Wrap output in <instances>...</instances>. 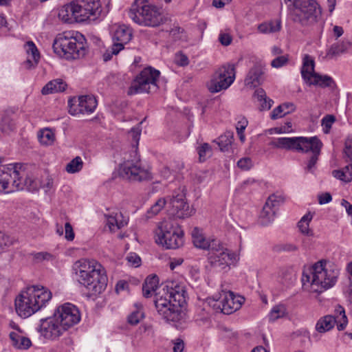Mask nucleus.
<instances>
[{"instance_id":"1","label":"nucleus","mask_w":352,"mask_h":352,"mask_svg":"<svg viewBox=\"0 0 352 352\" xmlns=\"http://www.w3.org/2000/svg\"><path fill=\"white\" fill-rule=\"evenodd\" d=\"M165 289L164 296L155 295L154 305L162 318L177 328V323H181L185 316L182 307L186 303L187 293L184 286L175 281L168 283Z\"/></svg>"},{"instance_id":"2","label":"nucleus","mask_w":352,"mask_h":352,"mask_svg":"<svg viewBox=\"0 0 352 352\" xmlns=\"http://www.w3.org/2000/svg\"><path fill=\"white\" fill-rule=\"evenodd\" d=\"M104 7L100 0H76L64 6L58 12V17L67 23L94 20L106 16L110 10V0H104Z\"/></svg>"},{"instance_id":"3","label":"nucleus","mask_w":352,"mask_h":352,"mask_svg":"<svg viewBox=\"0 0 352 352\" xmlns=\"http://www.w3.org/2000/svg\"><path fill=\"white\" fill-rule=\"evenodd\" d=\"M73 269L78 281L86 287L91 296L100 294L106 289L108 282L106 271L96 261L80 259L74 263Z\"/></svg>"},{"instance_id":"4","label":"nucleus","mask_w":352,"mask_h":352,"mask_svg":"<svg viewBox=\"0 0 352 352\" xmlns=\"http://www.w3.org/2000/svg\"><path fill=\"white\" fill-rule=\"evenodd\" d=\"M339 270L326 261H320L311 269L302 272V289L313 293H322L333 287L337 280Z\"/></svg>"},{"instance_id":"5","label":"nucleus","mask_w":352,"mask_h":352,"mask_svg":"<svg viewBox=\"0 0 352 352\" xmlns=\"http://www.w3.org/2000/svg\"><path fill=\"white\" fill-rule=\"evenodd\" d=\"M272 147L295 151L299 153H307L311 152L305 169L313 173L316 169V165L322 146V142L316 137H293L278 138L272 141L270 144Z\"/></svg>"},{"instance_id":"6","label":"nucleus","mask_w":352,"mask_h":352,"mask_svg":"<svg viewBox=\"0 0 352 352\" xmlns=\"http://www.w3.org/2000/svg\"><path fill=\"white\" fill-rule=\"evenodd\" d=\"M52 298V293L44 287L33 285L22 292L15 299L17 314L24 318L40 310Z\"/></svg>"},{"instance_id":"7","label":"nucleus","mask_w":352,"mask_h":352,"mask_svg":"<svg viewBox=\"0 0 352 352\" xmlns=\"http://www.w3.org/2000/svg\"><path fill=\"white\" fill-rule=\"evenodd\" d=\"M54 52L66 60H75L85 56L87 52L86 39L80 34L75 36L70 32L58 34L52 45Z\"/></svg>"},{"instance_id":"8","label":"nucleus","mask_w":352,"mask_h":352,"mask_svg":"<svg viewBox=\"0 0 352 352\" xmlns=\"http://www.w3.org/2000/svg\"><path fill=\"white\" fill-rule=\"evenodd\" d=\"M292 20L302 27L316 23L321 17L322 9L316 0H285Z\"/></svg>"},{"instance_id":"9","label":"nucleus","mask_w":352,"mask_h":352,"mask_svg":"<svg viewBox=\"0 0 352 352\" xmlns=\"http://www.w3.org/2000/svg\"><path fill=\"white\" fill-rule=\"evenodd\" d=\"M130 133L135 143V148L132 151L133 159L127 160L120 166V175L123 177L133 182H142L152 179L151 172L142 167L140 163V157L138 153V145L141 134L139 127H133Z\"/></svg>"},{"instance_id":"10","label":"nucleus","mask_w":352,"mask_h":352,"mask_svg":"<svg viewBox=\"0 0 352 352\" xmlns=\"http://www.w3.org/2000/svg\"><path fill=\"white\" fill-rule=\"evenodd\" d=\"M128 14L133 22L143 26L155 28L166 21L160 9L146 0H135Z\"/></svg>"},{"instance_id":"11","label":"nucleus","mask_w":352,"mask_h":352,"mask_svg":"<svg viewBox=\"0 0 352 352\" xmlns=\"http://www.w3.org/2000/svg\"><path fill=\"white\" fill-rule=\"evenodd\" d=\"M184 232L173 220L162 221L156 232L155 241L166 249H177L183 244Z\"/></svg>"},{"instance_id":"12","label":"nucleus","mask_w":352,"mask_h":352,"mask_svg":"<svg viewBox=\"0 0 352 352\" xmlns=\"http://www.w3.org/2000/svg\"><path fill=\"white\" fill-rule=\"evenodd\" d=\"M160 72L151 67L144 68L135 78L128 90L129 95L156 91Z\"/></svg>"},{"instance_id":"13","label":"nucleus","mask_w":352,"mask_h":352,"mask_svg":"<svg viewBox=\"0 0 352 352\" xmlns=\"http://www.w3.org/2000/svg\"><path fill=\"white\" fill-rule=\"evenodd\" d=\"M314 60L309 55H305L301 68L302 78L309 85H317L320 87H331L335 85L333 78L327 75H320L314 71Z\"/></svg>"},{"instance_id":"14","label":"nucleus","mask_w":352,"mask_h":352,"mask_svg":"<svg viewBox=\"0 0 352 352\" xmlns=\"http://www.w3.org/2000/svg\"><path fill=\"white\" fill-rule=\"evenodd\" d=\"M235 79V65L227 64L219 68L208 84L211 93L228 89Z\"/></svg>"},{"instance_id":"15","label":"nucleus","mask_w":352,"mask_h":352,"mask_svg":"<svg viewBox=\"0 0 352 352\" xmlns=\"http://www.w3.org/2000/svg\"><path fill=\"white\" fill-rule=\"evenodd\" d=\"M54 315L66 331L78 324L80 320L79 309L76 306L69 302L58 307Z\"/></svg>"},{"instance_id":"16","label":"nucleus","mask_w":352,"mask_h":352,"mask_svg":"<svg viewBox=\"0 0 352 352\" xmlns=\"http://www.w3.org/2000/svg\"><path fill=\"white\" fill-rule=\"evenodd\" d=\"M97 105V100L90 95L74 97L68 100L69 112L74 116L79 113H91L95 111Z\"/></svg>"},{"instance_id":"17","label":"nucleus","mask_w":352,"mask_h":352,"mask_svg":"<svg viewBox=\"0 0 352 352\" xmlns=\"http://www.w3.org/2000/svg\"><path fill=\"white\" fill-rule=\"evenodd\" d=\"M20 164H9L0 166V191L6 193L14 191V180L23 173L20 171Z\"/></svg>"},{"instance_id":"18","label":"nucleus","mask_w":352,"mask_h":352,"mask_svg":"<svg viewBox=\"0 0 352 352\" xmlns=\"http://www.w3.org/2000/svg\"><path fill=\"white\" fill-rule=\"evenodd\" d=\"M40 322L38 331L46 339L57 340L66 331L54 315L41 319Z\"/></svg>"},{"instance_id":"19","label":"nucleus","mask_w":352,"mask_h":352,"mask_svg":"<svg viewBox=\"0 0 352 352\" xmlns=\"http://www.w3.org/2000/svg\"><path fill=\"white\" fill-rule=\"evenodd\" d=\"M169 200L172 215L179 219H184L192 214V210L190 209L189 205L186 201L185 195L183 192L173 195Z\"/></svg>"},{"instance_id":"20","label":"nucleus","mask_w":352,"mask_h":352,"mask_svg":"<svg viewBox=\"0 0 352 352\" xmlns=\"http://www.w3.org/2000/svg\"><path fill=\"white\" fill-rule=\"evenodd\" d=\"M235 259L234 254L230 251H221L217 254H210L208 256V262L214 268L219 270H225L230 267Z\"/></svg>"},{"instance_id":"21","label":"nucleus","mask_w":352,"mask_h":352,"mask_svg":"<svg viewBox=\"0 0 352 352\" xmlns=\"http://www.w3.org/2000/svg\"><path fill=\"white\" fill-rule=\"evenodd\" d=\"M20 171L23 173L20 174L19 177H16V180H14L12 186H14V191L22 190L26 189L28 191H35L38 188L37 182L28 176L27 172L24 166L20 164Z\"/></svg>"},{"instance_id":"22","label":"nucleus","mask_w":352,"mask_h":352,"mask_svg":"<svg viewBox=\"0 0 352 352\" xmlns=\"http://www.w3.org/2000/svg\"><path fill=\"white\" fill-rule=\"evenodd\" d=\"M264 81V67L262 64L256 63L251 67L244 80L245 86L250 88L260 85Z\"/></svg>"},{"instance_id":"23","label":"nucleus","mask_w":352,"mask_h":352,"mask_svg":"<svg viewBox=\"0 0 352 352\" xmlns=\"http://www.w3.org/2000/svg\"><path fill=\"white\" fill-rule=\"evenodd\" d=\"M223 298L224 305L221 309L223 310V314L228 315L239 309L244 301L243 297L241 296H236L232 292L225 293Z\"/></svg>"},{"instance_id":"24","label":"nucleus","mask_w":352,"mask_h":352,"mask_svg":"<svg viewBox=\"0 0 352 352\" xmlns=\"http://www.w3.org/2000/svg\"><path fill=\"white\" fill-rule=\"evenodd\" d=\"M351 46V43L348 41H340L331 45L326 53V57L328 59H335L340 55L346 53Z\"/></svg>"},{"instance_id":"25","label":"nucleus","mask_w":352,"mask_h":352,"mask_svg":"<svg viewBox=\"0 0 352 352\" xmlns=\"http://www.w3.org/2000/svg\"><path fill=\"white\" fill-rule=\"evenodd\" d=\"M15 126L14 113L10 111H5L0 121V131L2 133L9 134L14 130Z\"/></svg>"},{"instance_id":"26","label":"nucleus","mask_w":352,"mask_h":352,"mask_svg":"<svg viewBox=\"0 0 352 352\" xmlns=\"http://www.w3.org/2000/svg\"><path fill=\"white\" fill-rule=\"evenodd\" d=\"M67 85L60 78L54 79L47 82L42 89L41 93L47 95L52 93L64 91Z\"/></svg>"},{"instance_id":"27","label":"nucleus","mask_w":352,"mask_h":352,"mask_svg":"<svg viewBox=\"0 0 352 352\" xmlns=\"http://www.w3.org/2000/svg\"><path fill=\"white\" fill-rule=\"evenodd\" d=\"M132 38L131 30L125 26H119L113 36V39L117 42L113 44H122V49L125 44L128 43Z\"/></svg>"},{"instance_id":"28","label":"nucleus","mask_w":352,"mask_h":352,"mask_svg":"<svg viewBox=\"0 0 352 352\" xmlns=\"http://www.w3.org/2000/svg\"><path fill=\"white\" fill-rule=\"evenodd\" d=\"M159 278L157 275H150L146 277L142 285L143 296L145 298H149L153 292H155L158 287Z\"/></svg>"},{"instance_id":"29","label":"nucleus","mask_w":352,"mask_h":352,"mask_svg":"<svg viewBox=\"0 0 352 352\" xmlns=\"http://www.w3.org/2000/svg\"><path fill=\"white\" fill-rule=\"evenodd\" d=\"M336 323L337 319L334 316L327 315L317 322L316 329L319 333H325L333 329Z\"/></svg>"},{"instance_id":"30","label":"nucleus","mask_w":352,"mask_h":352,"mask_svg":"<svg viewBox=\"0 0 352 352\" xmlns=\"http://www.w3.org/2000/svg\"><path fill=\"white\" fill-rule=\"evenodd\" d=\"M10 338L12 341V344L18 349H27L31 344V340L25 336H21L16 332H11L10 333Z\"/></svg>"},{"instance_id":"31","label":"nucleus","mask_w":352,"mask_h":352,"mask_svg":"<svg viewBox=\"0 0 352 352\" xmlns=\"http://www.w3.org/2000/svg\"><path fill=\"white\" fill-rule=\"evenodd\" d=\"M254 97L259 102L261 111L269 110L274 103V101L266 96L265 90L262 88H258L254 91Z\"/></svg>"},{"instance_id":"32","label":"nucleus","mask_w":352,"mask_h":352,"mask_svg":"<svg viewBox=\"0 0 352 352\" xmlns=\"http://www.w3.org/2000/svg\"><path fill=\"white\" fill-rule=\"evenodd\" d=\"M276 211L265 204L260 214V223L263 226H267L271 223L275 218Z\"/></svg>"},{"instance_id":"33","label":"nucleus","mask_w":352,"mask_h":352,"mask_svg":"<svg viewBox=\"0 0 352 352\" xmlns=\"http://www.w3.org/2000/svg\"><path fill=\"white\" fill-rule=\"evenodd\" d=\"M122 214L121 212L116 213L115 216L110 215L107 217V224L111 230L120 229L127 224L126 221L121 219Z\"/></svg>"},{"instance_id":"34","label":"nucleus","mask_w":352,"mask_h":352,"mask_svg":"<svg viewBox=\"0 0 352 352\" xmlns=\"http://www.w3.org/2000/svg\"><path fill=\"white\" fill-rule=\"evenodd\" d=\"M337 319V328L338 331H342L347 325L348 320L345 314L344 309L341 305H337L335 309V316Z\"/></svg>"},{"instance_id":"35","label":"nucleus","mask_w":352,"mask_h":352,"mask_svg":"<svg viewBox=\"0 0 352 352\" xmlns=\"http://www.w3.org/2000/svg\"><path fill=\"white\" fill-rule=\"evenodd\" d=\"M312 219V215L309 212L306 214H305L300 221L298 223V228L301 233L308 236H314V232L313 230H310L309 226V222Z\"/></svg>"},{"instance_id":"36","label":"nucleus","mask_w":352,"mask_h":352,"mask_svg":"<svg viewBox=\"0 0 352 352\" xmlns=\"http://www.w3.org/2000/svg\"><path fill=\"white\" fill-rule=\"evenodd\" d=\"M233 140V133L232 132H226L225 134L219 136L217 140V142L219 148L221 151H227L229 147L231 146Z\"/></svg>"},{"instance_id":"37","label":"nucleus","mask_w":352,"mask_h":352,"mask_svg":"<svg viewBox=\"0 0 352 352\" xmlns=\"http://www.w3.org/2000/svg\"><path fill=\"white\" fill-rule=\"evenodd\" d=\"M191 235L192 243L195 247L203 250L206 249L208 241L205 239L199 228H194Z\"/></svg>"},{"instance_id":"38","label":"nucleus","mask_w":352,"mask_h":352,"mask_svg":"<svg viewBox=\"0 0 352 352\" xmlns=\"http://www.w3.org/2000/svg\"><path fill=\"white\" fill-rule=\"evenodd\" d=\"M205 250H208L209 251L208 256H210V254H217V253H220L221 251L224 252L228 250V248H226L219 240L214 239L208 241Z\"/></svg>"},{"instance_id":"39","label":"nucleus","mask_w":352,"mask_h":352,"mask_svg":"<svg viewBox=\"0 0 352 352\" xmlns=\"http://www.w3.org/2000/svg\"><path fill=\"white\" fill-rule=\"evenodd\" d=\"M287 315V309L283 305H277L274 306L268 315L270 322H274L276 320L283 318Z\"/></svg>"},{"instance_id":"40","label":"nucleus","mask_w":352,"mask_h":352,"mask_svg":"<svg viewBox=\"0 0 352 352\" xmlns=\"http://www.w3.org/2000/svg\"><path fill=\"white\" fill-rule=\"evenodd\" d=\"M83 167V162L80 157L76 156L66 166L65 170L69 173H78Z\"/></svg>"},{"instance_id":"41","label":"nucleus","mask_w":352,"mask_h":352,"mask_svg":"<svg viewBox=\"0 0 352 352\" xmlns=\"http://www.w3.org/2000/svg\"><path fill=\"white\" fill-rule=\"evenodd\" d=\"M38 138L42 144L50 145L54 141V133L52 130L45 129L39 132Z\"/></svg>"},{"instance_id":"42","label":"nucleus","mask_w":352,"mask_h":352,"mask_svg":"<svg viewBox=\"0 0 352 352\" xmlns=\"http://www.w3.org/2000/svg\"><path fill=\"white\" fill-rule=\"evenodd\" d=\"M284 201L285 199L281 195L272 194L269 196L265 204H268V206L276 211Z\"/></svg>"},{"instance_id":"43","label":"nucleus","mask_w":352,"mask_h":352,"mask_svg":"<svg viewBox=\"0 0 352 352\" xmlns=\"http://www.w3.org/2000/svg\"><path fill=\"white\" fill-rule=\"evenodd\" d=\"M27 54L31 55L36 64H38L40 60V53L33 41H28L25 45Z\"/></svg>"},{"instance_id":"44","label":"nucleus","mask_w":352,"mask_h":352,"mask_svg":"<svg viewBox=\"0 0 352 352\" xmlns=\"http://www.w3.org/2000/svg\"><path fill=\"white\" fill-rule=\"evenodd\" d=\"M197 150L200 162L206 161L212 155V148L208 143L202 144L197 147Z\"/></svg>"},{"instance_id":"45","label":"nucleus","mask_w":352,"mask_h":352,"mask_svg":"<svg viewBox=\"0 0 352 352\" xmlns=\"http://www.w3.org/2000/svg\"><path fill=\"white\" fill-rule=\"evenodd\" d=\"M14 238L0 232V252L7 250L14 244Z\"/></svg>"},{"instance_id":"46","label":"nucleus","mask_w":352,"mask_h":352,"mask_svg":"<svg viewBox=\"0 0 352 352\" xmlns=\"http://www.w3.org/2000/svg\"><path fill=\"white\" fill-rule=\"evenodd\" d=\"M167 201L164 198L159 199L148 210V217H151L158 214L166 205Z\"/></svg>"},{"instance_id":"47","label":"nucleus","mask_w":352,"mask_h":352,"mask_svg":"<svg viewBox=\"0 0 352 352\" xmlns=\"http://www.w3.org/2000/svg\"><path fill=\"white\" fill-rule=\"evenodd\" d=\"M122 50V44H113L103 54V60L105 62L110 60L112 56L117 55Z\"/></svg>"},{"instance_id":"48","label":"nucleus","mask_w":352,"mask_h":352,"mask_svg":"<svg viewBox=\"0 0 352 352\" xmlns=\"http://www.w3.org/2000/svg\"><path fill=\"white\" fill-rule=\"evenodd\" d=\"M144 317V312L141 309L138 308L137 310L133 311L128 316V322L132 325H135Z\"/></svg>"},{"instance_id":"49","label":"nucleus","mask_w":352,"mask_h":352,"mask_svg":"<svg viewBox=\"0 0 352 352\" xmlns=\"http://www.w3.org/2000/svg\"><path fill=\"white\" fill-rule=\"evenodd\" d=\"M336 121V117L333 115H326L321 120V124L324 127L325 133H327Z\"/></svg>"},{"instance_id":"50","label":"nucleus","mask_w":352,"mask_h":352,"mask_svg":"<svg viewBox=\"0 0 352 352\" xmlns=\"http://www.w3.org/2000/svg\"><path fill=\"white\" fill-rule=\"evenodd\" d=\"M238 167L243 170H248L253 166V163L250 157H243L237 162Z\"/></svg>"},{"instance_id":"51","label":"nucleus","mask_w":352,"mask_h":352,"mask_svg":"<svg viewBox=\"0 0 352 352\" xmlns=\"http://www.w3.org/2000/svg\"><path fill=\"white\" fill-rule=\"evenodd\" d=\"M344 154L346 162H352V138L346 139L345 142Z\"/></svg>"},{"instance_id":"52","label":"nucleus","mask_w":352,"mask_h":352,"mask_svg":"<svg viewBox=\"0 0 352 352\" xmlns=\"http://www.w3.org/2000/svg\"><path fill=\"white\" fill-rule=\"evenodd\" d=\"M184 168V164L183 163H179L177 166L175 168H172V170H170V168L168 166H165L163 168V169L162 170L161 173H162V175L166 178V179H168L172 173V172H177V171H179L181 169H182Z\"/></svg>"},{"instance_id":"53","label":"nucleus","mask_w":352,"mask_h":352,"mask_svg":"<svg viewBox=\"0 0 352 352\" xmlns=\"http://www.w3.org/2000/svg\"><path fill=\"white\" fill-rule=\"evenodd\" d=\"M208 303L215 311L223 313V310L221 309L224 305L223 296H221L218 300L210 299Z\"/></svg>"},{"instance_id":"54","label":"nucleus","mask_w":352,"mask_h":352,"mask_svg":"<svg viewBox=\"0 0 352 352\" xmlns=\"http://www.w3.org/2000/svg\"><path fill=\"white\" fill-rule=\"evenodd\" d=\"M288 62V56H280L271 62V65L275 68H279L285 65Z\"/></svg>"},{"instance_id":"55","label":"nucleus","mask_w":352,"mask_h":352,"mask_svg":"<svg viewBox=\"0 0 352 352\" xmlns=\"http://www.w3.org/2000/svg\"><path fill=\"white\" fill-rule=\"evenodd\" d=\"M126 260L134 267H138L141 263L140 257L135 253H130L126 256Z\"/></svg>"},{"instance_id":"56","label":"nucleus","mask_w":352,"mask_h":352,"mask_svg":"<svg viewBox=\"0 0 352 352\" xmlns=\"http://www.w3.org/2000/svg\"><path fill=\"white\" fill-rule=\"evenodd\" d=\"M184 32V29L178 25H174L170 31V35L175 39L179 40L181 38L180 34Z\"/></svg>"},{"instance_id":"57","label":"nucleus","mask_w":352,"mask_h":352,"mask_svg":"<svg viewBox=\"0 0 352 352\" xmlns=\"http://www.w3.org/2000/svg\"><path fill=\"white\" fill-rule=\"evenodd\" d=\"M65 239L67 241H73L75 236L72 225L69 223L65 224Z\"/></svg>"},{"instance_id":"58","label":"nucleus","mask_w":352,"mask_h":352,"mask_svg":"<svg viewBox=\"0 0 352 352\" xmlns=\"http://www.w3.org/2000/svg\"><path fill=\"white\" fill-rule=\"evenodd\" d=\"M283 109L281 107V104L276 107L273 109V111L271 113L270 118L272 120H276L279 118L283 117L285 115Z\"/></svg>"},{"instance_id":"59","label":"nucleus","mask_w":352,"mask_h":352,"mask_svg":"<svg viewBox=\"0 0 352 352\" xmlns=\"http://www.w3.org/2000/svg\"><path fill=\"white\" fill-rule=\"evenodd\" d=\"M219 41L221 45L228 46L232 43V38L229 34L221 33L219 36Z\"/></svg>"},{"instance_id":"60","label":"nucleus","mask_w":352,"mask_h":352,"mask_svg":"<svg viewBox=\"0 0 352 352\" xmlns=\"http://www.w3.org/2000/svg\"><path fill=\"white\" fill-rule=\"evenodd\" d=\"M270 25L269 26L270 32L271 33L277 32L280 30L281 22L280 20L271 21L267 22Z\"/></svg>"},{"instance_id":"61","label":"nucleus","mask_w":352,"mask_h":352,"mask_svg":"<svg viewBox=\"0 0 352 352\" xmlns=\"http://www.w3.org/2000/svg\"><path fill=\"white\" fill-rule=\"evenodd\" d=\"M175 62L179 66H186L189 63L187 56L182 53L177 55Z\"/></svg>"},{"instance_id":"62","label":"nucleus","mask_w":352,"mask_h":352,"mask_svg":"<svg viewBox=\"0 0 352 352\" xmlns=\"http://www.w3.org/2000/svg\"><path fill=\"white\" fill-rule=\"evenodd\" d=\"M281 107L283 109V115L285 116L294 112L296 109V106L293 102H284L281 104Z\"/></svg>"},{"instance_id":"63","label":"nucleus","mask_w":352,"mask_h":352,"mask_svg":"<svg viewBox=\"0 0 352 352\" xmlns=\"http://www.w3.org/2000/svg\"><path fill=\"white\" fill-rule=\"evenodd\" d=\"M332 200V196L329 192H324L318 196V202L320 205L329 203Z\"/></svg>"},{"instance_id":"64","label":"nucleus","mask_w":352,"mask_h":352,"mask_svg":"<svg viewBox=\"0 0 352 352\" xmlns=\"http://www.w3.org/2000/svg\"><path fill=\"white\" fill-rule=\"evenodd\" d=\"M184 349V343L181 338H177L173 348V352H182Z\"/></svg>"}]
</instances>
